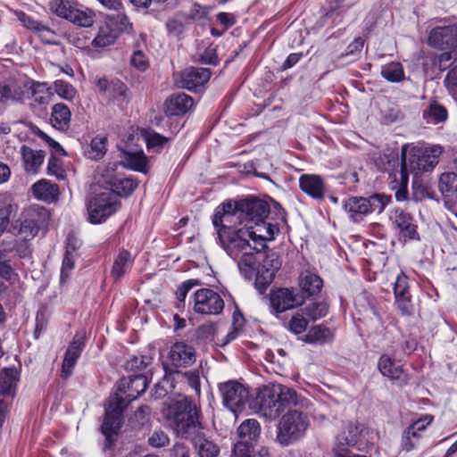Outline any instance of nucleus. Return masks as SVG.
Masks as SVG:
<instances>
[{
    "label": "nucleus",
    "instance_id": "1",
    "mask_svg": "<svg viewBox=\"0 0 457 457\" xmlns=\"http://www.w3.org/2000/svg\"><path fill=\"white\" fill-rule=\"evenodd\" d=\"M241 228L223 226L217 235L220 246L237 263L241 274L251 279L258 268V255L266 247V241L272 240L278 232L275 225L264 220Z\"/></svg>",
    "mask_w": 457,
    "mask_h": 457
},
{
    "label": "nucleus",
    "instance_id": "2",
    "mask_svg": "<svg viewBox=\"0 0 457 457\" xmlns=\"http://www.w3.org/2000/svg\"><path fill=\"white\" fill-rule=\"evenodd\" d=\"M166 417L172 422V426L179 435L185 438H190L199 457L218 456L219 446L208 440L200 431L201 423L198 420V409L195 403L183 396L169 404Z\"/></svg>",
    "mask_w": 457,
    "mask_h": 457
},
{
    "label": "nucleus",
    "instance_id": "3",
    "mask_svg": "<svg viewBox=\"0 0 457 457\" xmlns=\"http://www.w3.org/2000/svg\"><path fill=\"white\" fill-rule=\"evenodd\" d=\"M290 406L307 409L310 402L299 395L293 388L281 384L269 383L259 388L255 398V408L256 411L265 419L273 420L285 408Z\"/></svg>",
    "mask_w": 457,
    "mask_h": 457
},
{
    "label": "nucleus",
    "instance_id": "4",
    "mask_svg": "<svg viewBox=\"0 0 457 457\" xmlns=\"http://www.w3.org/2000/svg\"><path fill=\"white\" fill-rule=\"evenodd\" d=\"M270 213L268 204L259 199H244L239 202L228 201L215 209L212 223L217 230L223 226L234 227L236 220L240 224H251L264 220Z\"/></svg>",
    "mask_w": 457,
    "mask_h": 457
},
{
    "label": "nucleus",
    "instance_id": "5",
    "mask_svg": "<svg viewBox=\"0 0 457 457\" xmlns=\"http://www.w3.org/2000/svg\"><path fill=\"white\" fill-rule=\"evenodd\" d=\"M442 153L443 148L438 145L427 148L403 145L401 154V170L414 176L430 171L438 163Z\"/></svg>",
    "mask_w": 457,
    "mask_h": 457
},
{
    "label": "nucleus",
    "instance_id": "6",
    "mask_svg": "<svg viewBox=\"0 0 457 457\" xmlns=\"http://www.w3.org/2000/svg\"><path fill=\"white\" fill-rule=\"evenodd\" d=\"M310 426L309 416L300 410H289L279 420L276 441L288 446L300 440Z\"/></svg>",
    "mask_w": 457,
    "mask_h": 457
},
{
    "label": "nucleus",
    "instance_id": "7",
    "mask_svg": "<svg viewBox=\"0 0 457 457\" xmlns=\"http://www.w3.org/2000/svg\"><path fill=\"white\" fill-rule=\"evenodd\" d=\"M48 218L46 210L37 205L25 209L11 226L10 232L24 241L33 239Z\"/></svg>",
    "mask_w": 457,
    "mask_h": 457
},
{
    "label": "nucleus",
    "instance_id": "8",
    "mask_svg": "<svg viewBox=\"0 0 457 457\" xmlns=\"http://www.w3.org/2000/svg\"><path fill=\"white\" fill-rule=\"evenodd\" d=\"M428 44L444 52L440 62L457 60V26L450 25L433 29L428 36Z\"/></svg>",
    "mask_w": 457,
    "mask_h": 457
},
{
    "label": "nucleus",
    "instance_id": "9",
    "mask_svg": "<svg viewBox=\"0 0 457 457\" xmlns=\"http://www.w3.org/2000/svg\"><path fill=\"white\" fill-rule=\"evenodd\" d=\"M45 87V84L35 83L25 77L19 79H9L3 85H0V103L23 102L30 96H36V87Z\"/></svg>",
    "mask_w": 457,
    "mask_h": 457
},
{
    "label": "nucleus",
    "instance_id": "10",
    "mask_svg": "<svg viewBox=\"0 0 457 457\" xmlns=\"http://www.w3.org/2000/svg\"><path fill=\"white\" fill-rule=\"evenodd\" d=\"M120 206L118 197L108 189L96 193L87 204L88 220L101 223L113 214Z\"/></svg>",
    "mask_w": 457,
    "mask_h": 457
},
{
    "label": "nucleus",
    "instance_id": "11",
    "mask_svg": "<svg viewBox=\"0 0 457 457\" xmlns=\"http://www.w3.org/2000/svg\"><path fill=\"white\" fill-rule=\"evenodd\" d=\"M127 402L117 394L111 396L105 407V416L102 424V432L108 441L116 435L121 425V414L127 407Z\"/></svg>",
    "mask_w": 457,
    "mask_h": 457
},
{
    "label": "nucleus",
    "instance_id": "12",
    "mask_svg": "<svg viewBox=\"0 0 457 457\" xmlns=\"http://www.w3.org/2000/svg\"><path fill=\"white\" fill-rule=\"evenodd\" d=\"M224 404L233 412L240 411L249 400V391L241 383L234 380L220 386Z\"/></svg>",
    "mask_w": 457,
    "mask_h": 457
},
{
    "label": "nucleus",
    "instance_id": "13",
    "mask_svg": "<svg viewBox=\"0 0 457 457\" xmlns=\"http://www.w3.org/2000/svg\"><path fill=\"white\" fill-rule=\"evenodd\" d=\"M224 308L220 295L210 288H202L194 294V311L201 314L217 315Z\"/></svg>",
    "mask_w": 457,
    "mask_h": 457
},
{
    "label": "nucleus",
    "instance_id": "14",
    "mask_svg": "<svg viewBox=\"0 0 457 457\" xmlns=\"http://www.w3.org/2000/svg\"><path fill=\"white\" fill-rule=\"evenodd\" d=\"M270 304L277 312L295 308L303 303V297L288 288H279L270 294Z\"/></svg>",
    "mask_w": 457,
    "mask_h": 457
},
{
    "label": "nucleus",
    "instance_id": "15",
    "mask_svg": "<svg viewBox=\"0 0 457 457\" xmlns=\"http://www.w3.org/2000/svg\"><path fill=\"white\" fill-rule=\"evenodd\" d=\"M84 335L77 334L73 337L64 354L61 372L62 378H67L72 374L77 361L84 349Z\"/></svg>",
    "mask_w": 457,
    "mask_h": 457
},
{
    "label": "nucleus",
    "instance_id": "16",
    "mask_svg": "<svg viewBox=\"0 0 457 457\" xmlns=\"http://www.w3.org/2000/svg\"><path fill=\"white\" fill-rule=\"evenodd\" d=\"M395 303L403 315H411L413 312V306L409 292L408 278L404 273H400L394 286Z\"/></svg>",
    "mask_w": 457,
    "mask_h": 457
},
{
    "label": "nucleus",
    "instance_id": "17",
    "mask_svg": "<svg viewBox=\"0 0 457 457\" xmlns=\"http://www.w3.org/2000/svg\"><path fill=\"white\" fill-rule=\"evenodd\" d=\"M211 77L209 69L206 68H188L180 73L179 87L192 90L206 83Z\"/></svg>",
    "mask_w": 457,
    "mask_h": 457
},
{
    "label": "nucleus",
    "instance_id": "18",
    "mask_svg": "<svg viewBox=\"0 0 457 457\" xmlns=\"http://www.w3.org/2000/svg\"><path fill=\"white\" fill-rule=\"evenodd\" d=\"M169 360L174 367L192 365L195 361V351L183 342H177L170 347Z\"/></svg>",
    "mask_w": 457,
    "mask_h": 457
},
{
    "label": "nucleus",
    "instance_id": "19",
    "mask_svg": "<svg viewBox=\"0 0 457 457\" xmlns=\"http://www.w3.org/2000/svg\"><path fill=\"white\" fill-rule=\"evenodd\" d=\"M363 432L364 428L361 425L346 424L337 436L334 448L340 449L341 452H347V447L355 445Z\"/></svg>",
    "mask_w": 457,
    "mask_h": 457
},
{
    "label": "nucleus",
    "instance_id": "20",
    "mask_svg": "<svg viewBox=\"0 0 457 457\" xmlns=\"http://www.w3.org/2000/svg\"><path fill=\"white\" fill-rule=\"evenodd\" d=\"M21 155L24 170L29 174H37L44 162L45 152L23 145L21 148Z\"/></svg>",
    "mask_w": 457,
    "mask_h": 457
},
{
    "label": "nucleus",
    "instance_id": "21",
    "mask_svg": "<svg viewBox=\"0 0 457 457\" xmlns=\"http://www.w3.org/2000/svg\"><path fill=\"white\" fill-rule=\"evenodd\" d=\"M96 85L98 90L109 100L125 99L127 96L126 86L119 81H108L105 78L97 79Z\"/></svg>",
    "mask_w": 457,
    "mask_h": 457
},
{
    "label": "nucleus",
    "instance_id": "22",
    "mask_svg": "<svg viewBox=\"0 0 457 457\" xmlns=\"http://www.w3.org/2000/svg\"><path fill=\"white\" fill-rule=\"evenodd\" d=\"M378 368L383 376L392 380H397L402 383L407 380V374L403 367L396 364L388 355H382L378 362Z\"/></svg>",
    "mask_w": 457,
    "mask_h": 457
},
{
    "label": "nucleus",
    "instance_id": "23",
    "mask_svg": "<svg viewBox=\"0 0 457 457\" xmlns=\"http://www.w3.org/2000/svg\"><path fill=\"white\" fill-rule=\"evenodd\" d=\"M33 195L46 203L54 202L59 195V187L47 179H40L31 187Z\"/></svg>",
    "mask_w": 457,
    "mask_h": 457
},
{
    "label": "nucleus",
    "instance_id": "24",
    "mask_svg": "<svg viewBox=\"0 0 457 457\" xmlns=\"http://www.w3.org/2000/svg\"><path fill=\"white\" fill-rule=\"evenodd\" d=\"M301 189L312 198L321 199L325 187L322 179L318 175H302L299 179Z\"/></svg>",
    "mask_w": 457,
    "mask_h": 457
},
{
    "label": "nucleus",
    "instance_id": "25",
    "mask_svg": "<svg viewBox=\"0 0 457 457\" xmlns=\"http://www.w3.org/2000/svg\"><path fill=\"white\" fill-rule=\"evenodd\" d=\"M193 104L192 97L184 93L172 95L165 102L166 112L170 115L185 113Z\"/></svg>",
    "mask_w": 457,
    "mask_h": 457
},
{
    "label": "nucleus",
    "instance_id": "26",
    "mask_svg": "<svg viewBox=\"0 0 457 457\" xmlns=\"http://www.w3.org/2000/svg\"><path fill=\"white\" fill-rule=\"evenodd\" d=\"M18 380L19 371L15 367H4L0 371V395L12 396Z\"/></svg>",
    "mask_w": 457,
    "mask_h": 457
},
{
    "label": "nucleus",
    "instance_id": "27",
    "mask_svg": "<svg viewBox=\"0 0 457 457\" xmlns=\"http://www.w3.org/2000/svg\"><path fill=\"white\" fill-rule=\"evenodd\" d=\"M395 222L400 229L401 236L408 239L418 238L417 226L411 215L403 210H395Z\"/></svg>",
    "mask_w": 457,
    "mask_h": 457
},
{
    "label": "nucleus",
    "instance_id": "28",
    "mask_svg": "<svg viewBox=\"0 0 457 457\" xmlns=\"http://www.w3.org/2000/svg\"><path fill=\"white\" fill-rule=\"evenodd\" d=\"M120 162L126 168L140 172H146L147 158L142 150L135 152L122 151Z\"/></svg>",
    "mask_w": 457,
    "mask_h": 457
},
{
    "label": "nucleus",
    "instance_id": "29",
    "mask_svg": "<svg viewBox=\"0 0 457 457\" xmlns=\"http://www.w3.org/2000/svg\"><path fill=\"white\" fill-rule=\"evenodd\" d=\"M71 118V112L66 104L58 103L52 107L50 120L55 129L66 130L70 126Z\"/></svg>",
    "mask_w": 457,
    "mask_h": 457
},
{
    "label": "nucleus",
    "instance_id": "30",
    "mask_svg": "<svg viewBox=\"0 0 457 457\" xmlns=\"http://www.w3.org/2000/svg\"><path fill=\"white\" fill-rule=\"evenodd\" d=\"M261 434L259 422L254 419H248L243 421L237 428V436L240 438L238 443L250 445L256 441Z\"/></svg>",
    "mask_w": 457,
    "mask_h": 457
},
{
    "label": "nucleus",
    "instance_id": "31",
    "mask_svg": "<svg viewBox=\"0 0 457 457\" xmlns=\"http://www.w3.org/2000/svg\"><path fill=\"white\" fill-rule=\"evenodd\" d=\"M69 21L80 27H90L95 21V12L85 6L75 4L70 12Z\"/></svg>",
    "mask_w": 457,
    "mask_h": 457
},
{
    "label": "nucleus",
    "instance_id": "32",
    "mask_svg": "<svg viewBox=\"0 0 457 457\" xmlns=\"http://www.w3.org/2000/svg\"><path fill=\"white\" fill-rule=\"evenodd\" d=\"M132 263L133 259L131 254L128 251H121L113 262L112 276L116 281L120 279L130 269Z\"/></svg>",
    "mask_w": 457,
    "mask_h": 457
},
{
    "label": "nucleus",
    "instance_id": "33",
    "mask_svg": "<svg viewBox=\"0 0 457 457\" xmlns=\"http://www.w3.org/2000/svg\"><path fill=\"white\" fill-rule=\"evenodd\" d=\"M322 279L316 274L309 271L303 272L299 278L302 290L309 295L318 294L322 287Z\"/></svg>",
    "mask_w": 457,
    "mask_h": 457
},
{
    "label": "nucleus",
    "instance_id": "34",
    "mask_svg": "<svg viewBox=\"0 0 457 457\" xmlns=\"http://www.w3.org/2000/svg\"><path fill=\"white\" fill-rule=\"evenodd\" d=\"M438 187L446 198H452L457 191V175L453 172L443 173L439 178Z\"/></svg>",
    "mask_w": 457,
    "mask_h": 457
},
{
    "label": "nucleus",
    "instance_id": "35",
    "mask_svg": "<svg viewBox=\"0 0 457 457\" xmlns=\"http://www.w3.org/2000/svg\"><path fill=\"white\" fill-rule=\"evenodd\" d=\"M367 198L363 197H350L344 203V208L346 212L351 213V217L354 218L355 215H362L368 213Z\"/></svg>",
    "mask_w": 457,
    "mask_h": 457
},
{
    "label": "nucleus",
    "instance_id": "36",
    "mask_svg": "<svg viewBox=\"0 0 457 457\" xmlns=\"http://www.w3.org/2000/svg\"><path fill=\"white\" fill-rule=\"evenodd\" d=\"M305 337L306 341L309 343L322 345L332 340L333 333L328 328L315 326L308 331Z\"/></svg>",
    "mask_w": 457,
    "mask_h": 457
},
{
    "label": "nucleus",
    "instance_id": "37",
    "mask_svg": "<svg viewBox=\"0 0 457 457\" xmlns=\"http://www.w3.org/2000/svg\"><path fill=\"white\" fill-rule=\"evenodd\" d=\"M175 378L170 373H166L162 379L154 386L153 395L156 399L165 397L168 394H172L175 389Z\"/></svg>",
    "mask_w": 457,
    "mask_h": 457
},
{
    "label": "nucleus",
    "instance_id": "38",
    "mask_svg": "<svg viewBox=\"0 0 457 457\" xmlns=\"http://www.w3.org/2000/svg\"><path fill=\"white\" fill-rule=\"evenodd\" d=\"M117 167L118 165L114 162L108 163L99 170V183L103 186L108 187V190H111L112 187L115 186L116 181H118L119 177L121 175L117 172Z\"/></svg>",
    "mask_w": 457,
    "mask_h": 457
},
{
    "label": "nucleus",
    "instance_id": "39",
    "mask_svg": "<svg viewBox=\"0 0 457 457\" xmlns=\"http://www.w3.org/2000/svg\"><path fill=\"white\" fill-rule=\"evenodd\" d=\"M147 378L145 376L139 374L129 378L128 383V397L129 401L135 400L147 388Z\"/></svg>",
    "mask_w": 457,
    "mask_h": 457
},
{
    "label": "nucleus",
    "instance_id": "40",
    "mask_svg": "<svg viewBox=\"0 0 457 457\" xmlns=\"http://www.w3.org/2000/svg\"><path fill=\"white\" fill-rule=\"evenodd\" d=\"M423 118L428 123L437 124L447 119V110L443 105L432 104L424 111Z\"/></svg>",
    "mask_w": 457,
    "mask_h": 457
},
{
    "label": "nucleus",
    "instance_id": "41",
    "mask_svg": "<svg viewBox=\"0 0 457 457\" xmlns=\"http://www.w3.org/2000/svg\"><path fill=\"white\" fill-rule=\"evenodd\" d=\"M137 187V182L132 178H125L120 175L115 186L112 187V191L116 196H126L130 195Z\"/></svg>",
    "mask_w": 457,
    "mask_h": 457
},
{
    "label": "nucleus",
    "instance_id": "42",
    "mask_svg": "<svg viewBox=\"0 0 457 457\" xmlns=\"http://www.w3.org/2000/svg\"><path fill=\"white\" fill-rule=\"evenodd\" d=\"M171 374L174 375L175 381H183L192 387L197 394L200 393V375L197 370H192L186 372L177 370L171 372Z\"/></svg>",
    "mask_w": 457,
    "mask_h": 457
},
{
    "label": "nucleus",
    "instance_id": "43",
    "mask_svg": "<svg viewBox=\"0 0 457 457\" xmlns=\"http://www.w3.org/2000/svg\"><path fill=\"white\" fill-rule=\"evenodd\" d=\"M117 38V33L108 26L100 28L98 34L93 39L92 45L96 47H105L112 45Z\"/></svg>",
    "mask_w": 457,
    "mask_h": 457
},
{
    "label": "nucleus",
    "instance_id": "44",
    "mask_svg": "<svg viewBox=\"0 0 457 457\" xmlns=\"http://www.w3.org/2000/svg\"><path fill=\"white\" fill-rule=\"evenodd\" d=\"M74 5V3H71L68 0H53L49 4V9L57 16L69 21L70 12H71Z\"/></svg>",
    "mask_w": 457,
    "mask_h": 457
},
{
    "label": "nucleus",
    "instance_id": "45",
    "mask_svg": "<svg viewBox=\"0 0 457 457\" xmlns=\"http://www.w3.org/2000/svg\"><path fill=\"white\" fill-rule=\"evenodd\" d=\"M282 262L278 255L274 253L268 254L263 262V268L266 272L267 278L271 280L276 272L281 268Z\"/></svg>",
    "mask_w": 457,
    "mask_h": 457
},
{
    "label": "nucleus",
    "instance_id": "46",
    "mask_svg": "<svg viewBox=\"0 0 457 457\" xmlns=\"http://www.w3.org/2000/svg\"><path fill=\"white\" fill-rule=\"evenodd\" d=\"M381 75L390 82H398L403 78V71L399 63H391L382 68Z\"/></svg>",
    "mask_w": 457,
    "mask_h": 457
},
{
    "label": "nucleus",
    "instance_id": "47",
    "mask_svg": "<svg viewBox=\"0 0 457 457\" xmlns=\"http://www.w3.org/2000/svg\"><path fill=\"white\" fill-rule=\"evenodd\" d=\"M328 311V305L325 302L312 303L304 309V313L312 320L324 317Z\"/></svg>",
    "mask_w": 457,
    "mask_h": 457
},
{
    "label": "nucleus",
    "instance_id": "48",
    "mask_svg": "<svg viewBox=\"0 0 457 457\" xmlns=\"http://www.w3.org/2000/svg\"><path fill=\"white\" fill-rule=\"evenodd\" d=\"M54 91L65 100H72L77 93L72 85L63 80H56L54 82Z\"/></svg>",
    "mask_w": 457,
    "mask_h": 457
},
{
    "label": "nucleus",
    "instance_id": "49",
    "mask_svg": "<svg viewBox=\"0 0 457 457\" xmlns=\"http://www.w3.org/2000/svg\"><path fill=\"white\" fill-rule=\"evenodd\" d=\"M90 146V158L95 160L100 159L106 152V138L96 137L92 139Z\"/></svg>",
    "mask_w": 457,
    "mask_h": 457
},
{
    "label": "nucleus",
    "instance_id": "50",
    "mask_svg": "<svg viewBox=\"0 0 457 457\" xmlns=\"http://www.w3.org/2000/svg\"><path fill=\"white\" fill-rule=\"evenodd\" d=\"M390 200V197L385 195H379V194H377V195H371L369 199H367V203L368 204H370V206H368V212H381L386 205L388 204Z\"/></svg>",
    "mask_w": 457,
    "mask_h": 457
},
{
    "label": "nucleus",
    "instance_id": "51",
    "mask_svg": "<svg viewBox=\"0 0 457 457\" xmlns=\"http://www.w3.org/2000/svg\"><path fill=\"white\" fill-rule=\"evenodd\" d=\"M432 420L433 417L431 415H424L408 427L409 433H411L414 438L420 437V433L426 429L427 426L429 425Z\"/></svg>",
    "mask_w": 457,
    "mask_h": 457
},
{
    "label": "nucleus",
    "instance_id": "52",
    "mask_svg": "<svg viewBox=\"0 0 457 457\" xmlns=\"http://www.w3.org/2000/svg\"><path fill=\"white\" fill-rule=\"evenodd\" d=\"M130 63L139 71H145L149 67L148 58L140 50H137L132 54Z\"/></svg>",
    "mask_w": 457,
    "mask_h": 457
},
{
    "label": "nucleus",
    "instance_id": "53",
    "mask_svg": "<svg viewBox=\"0 0 457 457\" xmlns=\"http://www.w3.org/2000/svg\"><path fill=\"white\" fill-rule=\"evenodd\" d=\"M112 25L116 28L115 29L119 32L129 31L131 29V23L129 21V18L124 13H117L113 15L111 19Z\"/></svg>",
    "mask_w": 457,
    "mask_h": 457
},
{
    "label": "nucleus",
    "instance_id": "54",
    "mask_svg": "<svg viewBox=\"0 0 457 457\" xmlns=\"http://www.w3.org/2000/svg\"><path fill=\"white\" fill-rule=\"evenodd\" d=\"M47 170L49 174L54 175L58 179H63L65 177L61 161L54 156H52L48 160Z\"/></svg>",
    "mask_w": 457,
    "mask_h": 457
},
{
    "label": "nucleus",
    "instance_id": "55",
    "mask_svg": "<svg viewBox=\"0 0 457 457\" xmlns=\"http://www.w3.org/2000/svg\"><path fill=\"white\" fill-rule=\"evenodd\" d=\"M409 182V175L406 171L400 170V182H399V188L397 189L395 193V197L398 201H403L407 199L408 196V186Z\"/></svg>",
    "mask_w": 457,
    "mask_h": 457
},
{
    "label": "nucleus",
    "instance_id": "56",
    "mask_svg": "<svg viewBox=\"0 0 457 457\" xmlns=\"http://www.w3.org/2000/svg\"><path fill=\"white\" fill-rule=\"evenodd\" d=\"M16 210L14 205L7 204L0 208V236L6 229L12 213Z\"/></svg>",
    "mask_w": 457,
    "mask_h": 457
},
{
    "label": "nucleus",
    "instance_id": "57",
    "mask_svg": "<svg viewBox=\"0 0 457 457\" xmlns=\"http://www.w3.org/2000/svg\"><path fill=\"white\" fill-rule=\"evenodd\" d=\"M308 325V321L302 315L297 314L292 317L289 322L290 330L295 334H301L303 332Z\"/></svg>",
    "mask_w": 457,
    "mask_h": 457
},
{
    "label": "nucleus",
    "instance_id": "58",
    "mask_svg": "<svg viewBox=\"0 0 457 457\" xmlns=\"http://www.w3.org/2000/svg\"><path fill=\"white\" fill-rule=\"evenodd\" d=\"M445 85L452 94L457 92V65L448 71Z\"/></svg>",
    "mask_w": 457,
    "mask_h": 457
},
{
    "label": "nucleus",
    "instance_id": "59",
    "mask_svg": "<svg viewBox=\"0 0 457 457\" xmlns=\"http://www.w3.org/2000/svg\"><path fill=\"white\" fill-rule=\"evenodd\" d=\"M420 437H412V434L409 433V428H407L402 436L401 445L403 450L409 452L412 450L419 441Z\"/></svg>",
    "mask_w": 457,
    "mask_h": 457
},
{
    "label": "nucleus",
    "instance_id": "60",
    "mask_svg": "<svg viewBox=\"0 0 457 457\" xmlns=\"http://www.w3.org/2000/svg\"><path fill=\"white\" fill-rule=\"evenodd\" d=\"M151 362V358L147 356H134L129 362L130 369L136 370H142L146 368Z\"/></svg>",
    "mask_w": 457,
    "mask_h": 457
},
{
    "label": "nucleus",
    "instance_id": "61",
    "mask_svg": "<svg viewBox=\"0 0 457 457\" xmlns=\"http://www.w3.org/2000/svg\"><path fill=\"white\" fill-rule=\"evenodd\" d=\"M197 285V281L195 279H189L185 281L177 290L176 295L179 302H184L188 291L195 286Z\"/></svg>",
    "mask_w": 457,
    "mask_h": 457
},
{
    "label": "nucleus",
    "instance_id": "62",
    "mask_svg": "<svg viewBox=\"0 0 457 457\" xmlns=\"http://www.w3.org/2000/svg\"><path fill=\"white\" fill-rule=\"evenodd\" d=\"M145 140L149 148L162 145L167 141V139L165 137H163L160 134L154 133V132L147 133L145 136Z\"/></svg>",
    "mask_w": 457,
    "mask_h": 457
},
{
    "label": "nucleus",
    "instance_id": "63",
    "mask_svg": "<svg viewBox=\"0 0 457 457\" xmlns=\"http://www.w3.org/2000/svg\"><path fill=\"white\" fill-rule=\"evenodd\" d=\"M149 443L154 447H162L169 443L168 436L163 432H154L149 437Z\"/></svg>",
    "mask_w": 457,
    "mask_h": 457
},
{
    "label": "nucleus",
    "instance_id": "64",
    "mask_svg": "<svg viewBox=\"0 0 457 457\" xmlns=\"http://www.w3.org/2000/svg\"><path fill=\"white\" fill-rule=\"evenodd\" d=\"M231 457H252L251 445L245 443H237Z\"/></svg>",
    "mask_w": 457,
    "mask_h": 457
}]
</instances>
